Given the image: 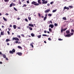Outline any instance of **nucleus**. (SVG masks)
Listing matches in <instances>:
<instances>
[{
	"mask_svg": "<svg viewBox=\"0 0 74 74\" xmlns=\"http://www.w3.org/2000/svg\"><path fill=\"white\" fill-rule=\"evenodd\" d=\"M16 54L17 55V54H18V55H19V56H21V55H22V53H21L18 52L17 53H16Z\"/></svg>",
	"mask_w": 74,
	"mask_h": 74,
	"instance_id": "nucleus-7",
	"label": "nucleus"
},
{
	"mask_svg": "<svg viewBox=\"0 0 74 74\" xmlns=\"http://www.w3.org/2000/svg\"><path fill=\"white\" fill-rule=\"evenodd\" d=\"M47 15H48L47 13L45 14V17H47Z\"/></svg>",
	"mask_w": 74,
	"mask_h": 74,
	"instance_id": "nucleus-37",
	"label": "nucleus"
},
{
	"mask_svg": "<svg viewBox=\"0 0 74 74\" xmlns=\"http://www.w3.org/2000/svg\"><path fill=\"white\" fill-rule=\"evenodd\" d=\"M38 14L39 17H41V15L40 14V13H38Z\"/></svg>",
	"mask_w": 74,
	"mask_h": 74,
	"instance_id": "nucleus-32",
	"label": "nucleus"
},
{
	"mask_svg": "<svg viewBox=\"0 0 74 74\" xmlns=\"http://www.w3.org/2000/svg\"><path fill=\"white\" fill-rule=\"evenodd\" d=\"M25 21L26 22H28V20H27V18H25Z\"/></svg>",
	"mask_w": 74,
	"mask_h": 74,
	"instance_id": "nucleus-36",
	"label": "nucleus"
},
{
	"mask_svg": "<svg viewBox=\"0 0 74 74\" xmlns=\"http://www.w3.org/2000/svg\"><path fill=\"white\" fill-rule=\"evenodd\" d=\"M6 60H8V58H6Z\"/></svg>",
	"mask_w": 74,
	"mask_h": 74,
	"instance_id": "nucleus-59",
	"label": "nucleus"
},
{
	"mask_svg": "<svg viewBox=\"0 0 74 74\" xmlns=\"http://www.w3.org/2000/svg\"><path fill=\"white\" fill-rule=\"evenodd\" d=\"M15 52V50L14 49H13L12 51H9V53H11L12 54H13L14 52Z\"/></svg>",
	"mask_w": 74,
	"mask_h": 74,
	"instance_id": "nucleus-1",
	"label": "nucleus"
},
{
	"mask_svg": "<svg viewBox=\"0 0 74 74\" xmlns=\"http://www.w3.org/2000/svg\"><path fill=\"white\" fill-rule=\"evenodd\" d=\"M47 17H44L43 20L44 21H45L46 20V19H47Z\"/></svg>",
	"mask_w": 74,
	"mask_h": 74,
	"instance_id": "nucleus-30",
	"label": "nucleus"
},
{
	"mask_svg": "<svg viewBox=\"0 0 74 74\" xmlns=\"http://www.w3.org/2000/svg\"><path fill=\"white\" fill-rule=\"evenodd\" d=\"M50 23H51V24H52V21H50Z\"/></svg>",
	"mask_w": 74,
	"mask_h": 74,
	"instance_id": "nucleus-43",
	"label": "nucleus"
},
{
	"mask_svg": "<svg viewBox=\"0 0 74 74\" xmlns=\"http://www.w3.org/2000/svg\"><path fill=\"white\" fill-rule=\"evenodd\" d=\"M15 43H18V41H16L15 42Z\"/></svg>",
	"mask_w": 74,
	"mask_h": 74,
	"instance_id": "nucleus-48",
	"label": "nucleus"
},
{
	"mask_svg": "<svg viewBox=\"0 0 74 74\" xmlns=\"http://www.w3.org/2000/svg\"><path fill=\"white\" fill-rule=\"evenodd\" d=\"M41 17L42 18H44V16H41Z\"/></svg>",
	"mask_w": 74,
	"mask_h": 74,
	"instance_id": "nucleus-61",
	"label": "nucleus"
},
{
	"mask_svg": "<svg viewBox=\"0 0 74 74\" xmlns=\"http://www.w3.org/2000/svg\"><path fill=\"white\" fill-rule=\"evenodd\" d=\"M13 27L14 29H15L16 28V25H13Z\"/></svg>",
	"mask_w": 74,
	"mask_h": 74,
	"instance_id": "nucleus-14",
	"label": "nucleus"
},
{
	"mask_svg": "<svg viewBox=\"0 0 74 74\" xmlns=\"http://www.w3.org/2000/svg\"><path fill=\"white\" fill-rule=\"evenodd\" d=\"M0 55H2V53H1V52L0 51Z\"/></svg>",
	"mask_w": 74,
	"mask_h": 74,
	"instance_id": "nucleus-64",
	"label": "nucleus"
},
{
	"mask_svg": "<svg viewBox=\"0 0 74 74\" xmlns=\"http://www.w3.org/2000/svg\"><path fill=\"white\" fill-rule=\"evenodd\" d=\"M12 4H13V6H15V4H14L13 3H12Z\"/></svg>",
	"mask_w": 74,
	"mask_h": 74,
	"instance_id": "nucleus-42",
	"label": "nucleus"
},
{
	"mask_svg": "<svg viewBox=\"0 0 74 74\" xmlns=\"http://www.w3.org/2000/svg\"><path fill=\"white\" fill-rule=\"evenodd\" d=\"M9 26L10 27H12V25H10Z\"/></svg>",
	"mask_w": 74,
	"mask_h": 74,
	"instance_id": "nucleus-58",
	"label": "nucleus"
},
{
	"mask_svg": "<svg viewBox=\"0 0 74 74\" xmlns=\"http://www.w3.org/2000/svg\"><path fill=\"white\" fill-rule=\"evenodd\" d=\"M41 35H40L37 36V37H38V38H41Z\"/></svg>",
	"mask_w": 74,
	"mask_h": 74,
	"instance_id": "nucleus-17",
	"label": "nucleus"
},
{
	"mask_svg": "<svg viewBox=\"0 0 74 74\" xmlns=\"http://www.w3.org/2000/svg\"><path fill=\"white\" fill-rule=\"evenodd\" d=\"M18 37L19 38H21V36L20 35H18Z\"/></svg>",
	"mask_w": 74,
	"mask_h": 74,
	"instance_id": "nucleus-53",
	"label": "nucleus"
},
{
	"mask_svg": "<svg viewBox=\"0 0 74 74\" xmlns=\"http://www.w3.org/2000/svg\"><path fill=\"white\" fill-rule=\"evenodd\" d=\"M5 2H7V1H8L9 0H4Z\"/></svg>",
	"mask_w": 74,
	"mask_h": 74,
	"instance_id": "nucleus-39",
	"label": "nucleus"
},
{
	"mask_svg": "<svg viewBox=\"0 0 74 74\" xmlns=\"http://www.w3.org/2000/svg\"><path fill=\"white\" fill-rule=\"evenodd\" d=\"M7 45H10V43H7Z\"/></svg>",
	"mask_w": 74,
	"mask_h": 74,
	"instance_id": "nucleus-55",
	"label": "nucleus"
},
{
	"mask_svg": "<svg viewBox=\"0 0 74 74\" xmlns=\"http://www.w3.org/2000/svg\"><path fill=\"white\" fill-rule=\"evenodd\" d=\"M4 32H1V35H4Z\"/></svg>",
	"mask_w": 74,
	"mask_h": 74,
	"instance_id": "nucleus-11",
	"label": "nucleus"
},
{
	"mask_svg": "<svg viewBox=\"0 0 74 74\" xmlns=\"http://www.w3.org/2000/svg\"><path fill=\"white\" fill-rule=\"evenodd\" d=\"M42 4H47L48 3V1H45V0H42Z\"/></svg>",
	"mask_w": 74,
	"mask_h": 74,
	"instance_id": "nucleus-4",
	"label": "nucleus"
},
{
	"mask_svg": "<svg viewBox=\"0 0 74 74\" xmlns=\"http://www.w3.org/2000/svg\"><path fill=\"white\" fill-rule=\"evenodd\" d=\"M65 37H70V36H71V35H70V34H67L66 35H65Z\"/></svg>",
	"mask_w": 74,
	"mask_h": 74,
	"instance_id": "nucleus-10",
	"label": "nucleus"
},
{
	"mask_svg": "<svg viewBox=\"0 0 74 74\" xmlns=\"http://www.w3.org/2000/svg\"><path fill=\"white\" fill-rule=\"evenodd\" d=\"M2 28H3L4 27V26L2 25Z\"/></svg>",
	"mask_w": 74,
	"mask_h": 74,
	"instance_id": "nucleus-60",
	"label": "nucleus"
},
{
	"mask_svg": "<svg viewBox=\"0 0 74 74\" xmlns=\"http://www.w3.org/2000/svg\"><path fill=\"white\" fill-rule=\"evenodd\" d=\"M50 11V10L49 9L45 11V13H47V12H48L49 11Z\"/></svg>",
	"mask_w": 74,
	"mask_h": 74,
	"instance_id": "nucleus-8",
	"label": "nucleus"
},
{
	"mask_svg": "<svg viewBox=\"0 0 74 74\" xmlns=\"http://www.w3.org/2000/svg\"><path fill=\"white\" fill-rule=\"evenodd\" d=\"M69 8H70V9H71V8H73V6H69Z\"/></svg>",
	"mask_w": 74,
	"mask_h": 74,
	"instance_id": "nucleus-29",
	"label": "nucleus"
},
{
	"mask_svg": "<svg viewBox=\"0 0 74 74\" xmlns=\"http://www.w3.org/2000/svg\"><path fill=\"white\" fill-rule=\"evenodd\" d=\"M10 40L8 39H7L6 40V42H8V41H10Z\"/></svg>",
	"mask_w": 74,
	"mask_h": 74,
	"instance_id": "nucleus-23",
	"label": "nucleus"
},
{
	"mask_svg": "<svg viewBox=\"0 0 74 74\" xmlns=\"http://www.w3.org/2000/svg\"><path fill=\"white\" fill-rule=\"evenodd\" d=\"M18 48L19 49H22V48L20 46H18Z\"/></svg>",
	"mask_w": 74,
	"mask_h": 74,
	"instance_id": "nucleus-12",
	"label": "nucleus"
},
{
	"mask_svg": "<svg viewBox=\"0 0 74 74\" xmlns=\"http://www.w3.org/2000/svg\"><path fill=\"white\" fill-rule=\"evenodd\" d=\"M38 2L39 4H41V0H38Z\"/></svg>",
	"mask_w": 74,
	"mask_h": 74,
	"instance_id": "nucleus-15",
	"label": "nucleus"
},
{
	"mask_svg": "<svg viewBox=\"0 0 74 74\" xmlns=\"http://www.w3.org/2000/svg\"><path fill=\"white\" fill-rule=\"evenodd\" d=\"M31 35L32 37H34V35L33 33L31 34Z\"/></svg>",
	"mask_w": 74,
	"mask_h": 74,
	"instance_id": "nucleus-19",
	"label": "nucleus"
},
{
	"mask_svg": "<svg viewBox=\"0 0 74 74\" xmlns=\"http://www.w3.org/2000/svg\"><path fill=\"white\" fill-rule=\"evenodd\" d=\"M17 29H21V27H18Z\"/></svg>",
	"mask_w": 74,
	"mask_h": 74,
	"instance_id": "nucleus-51",
	"label": "nucleus"
},
{
	"mask_svg": "<svg viewBox=\"0 0 74 74\" xmlns=\"http://www.w3.org/2000/svg\"><path fill=\"white\" fill-rule=\"evenodd\" d=\"M71 36H72V35H73V33H71Z\"/></svg>",
	"mask_w": 74,
	"mask_h": 74,
	"instance_id": "nucleus-54",
	"label": "nucleus"
},
{
	"mask_svg": "<svg viewBox=\"0 0 74 74\" xmlns=\"http://www.w3.org/2000/svg\"><path fill=\"white\" fill-rule=\"evenodd\" d=\"M14 8V10H15V11H17V10L16 9V8H15L14 7V8Z\"/></svg>",
	"mask_w": 74,
	"mask_h": 74,
	"instance_id": "nucleus-31",
	"label": "nucleus"
},
{
	"mask_svg": "<svg viewBox=\"0 0 74 74\" xmlns=\"http://www.w3.org/2000/svg\"><path fill=\"white\" fill-rule=\"evenodd\" d=\"M49 30L50 32H52V29H51L50 28L49 29Z\"/></svg>",
	"mask_w": 74,
	"mask_h": 74,
	"instance_id": "nucleus-20",
	"label": "nucleus"
},
{
	"mask_svg": "<svg viewBox=\"0 0 74 74\" xmlns=\"http://www.w3.org/2000/svg\"><path fill=\"white\" fill-rule=\"evenodd\" d=\"M28 26H31V27H34V25H33V24H29L28 25Z\"/></svg>",
	"mask_w": 74,
	"mask_h": 74,
	"instance_id": "nucleus-9",
	"label": "nucleus"
},
{
	"mask_svg": "<svg viewBox=\"0 0 74 74\" xmlns=\"http://www.w3.org/2000/svg\"><path fill=\"white\" fill-rule=\"evenodd\" d=\"M19 4H20V5L21 4V1L19 2Z\"/></svg>",
	"mask_w": 74,
	"mask_h": 74,
	"instance_id": "nucleus-50",
	"label": "nucleus"
},
{
	"mask_svg": "<svg viewBox=\"0 0 74 74\" xmlns=\"http://www.w3.org/2000/svg\"><path fill=\"white\" fill-rule=\"evenodd\" d=\"M5 15H8V13H6L5 14Z\"/></svg>",
	"mask_w": 74,
	"mask_h": 74,
	"instance_id": "nucleus-63",
	"label": "nucleus"
},
{
	"mask_svg": "<svg viewBox=\"0 0 74 74\" xmlns=\"http://www.w3.org/2000/svg\"><path fill=\"white\" fill-rule=\"evenodd\" d=\"M0 64H3V62H0Z\"/></svg>",
	"mask_w": 74,
	"mask_h": 74,
	"instance_id": "nucleus-57",
	"label": "nucleus"
},
{
	"mask_svg": "<svg viewBox=\"0 0 74 74\" xmlns=\"http://www.w3.org/2000/svg\"><path fill=\"white\" fill-rule=\"evenodd\" d=\"M53 3V1L51 2H50L51 4H52Z\"/></svg>",
	"mask_w": 74,
	"mask_h": 74,
	"instance_id": "nucleus-41",
	"label": "nucleus"
},
{
	"mask_svg": "<svg viewBox=\"0 0 74 74\" xmlns=\"http://www.w3.org/2000/svg\"><path fill=\"white\" fill-rule=\"evenodd\" d=\"M47 5L48 6H49V5H50V4H49V3H48V4H47Z\"/></svg>",
	"mask_w": 74,
	"mask_h": 74,
	"instance_id": "nucleus-46",
	"label": "nucleus"
},
{
	"mask_svg": "<svg viewBox=\"0 0 74 74\" xmlns=\"http://www.w3.org/2000/svg\"><path fill=\"white\" fill-rule=\"evenodd\" d=\"M13 40H15V41H19V39L17 38H13Z\"/></svg>",
	"mask_w": 74,
	"mask_h": 74,
	"instance_id": "nucleus-3",
	"label": "nucleus"
},
{
	"mask_svg": "<svg viewBox=\"0 0 74 74\" xmlns=\"http://www.w3.org/2000/svg\"><path fill=\"white\" fill-rule=\"evenodd\" d=\"M48 16H52V14H48Z\"/></svg>",
	"mask_w": 74,
	"mask_h": 74,
	"instance_id": "nucleus-22",
	"label": "nucleus"
},
{
	"mask_svg": "<svg viewBox=\"0 0 74 74\" xmlns=\"http://www.w3.org/2000/svg\"><path fill=\"white\" fill-rule=\"evenodd\" d=\"M58 40L59 41H62V40H63V39H62L60 38H59V39H58Z\"/></svg>",
	"mask_w": 74,
	"mask_h": 74,
	"instance_id": "nucleus-38",
	"label": "nucleus"
},
{
	"mask_svg": "<svg viewBox=\"0 0 74 74\" xmlns=\"http://www.w3.org/2000/svg\"><path fill=\"white\" fill-rule=\"evenodd\" d=\"M64 10H65L66 9L69 10V8L68 7H66V6H65L64 8Z\"/></svg>",
	"mask_w": 74,
	"mask_h": 74,
	"instance_id": "nucleus-5",
	"label": "nucleus"
},
{
	"mask_svg": "<svg viewBox=\"0 0 74 74\" xmlns=\"http://www.w3.org/2000/svg\"><path fill=\"white\" fill-rule=\"evenodd\" d=\"M44 42L45 43V44H46V43H47V42H46V41H44Z\"/></svg>",
	"mask_w": 74,
	"mask_h": 74,
	"instance_id": "nucleus-62",
	"label": "nucleus"
},
{
	"mask_svg": "<svg viewBox=\"0 0 74 74\" xmlns=\"http://www.w3.org/2000/svg\"><path fill=\"white\" fill-rule=\"evenodd\" d=\"M21 36H23V37H24V35L22 34L21 35Z\"/></svg>",
	"mask_w": 74,
	"mask_h": 74,
	"instance_id": "nucleus-49",
	"label": "nucleus"
},
{
	"mask_svg": "<svg viewBox=\"0 0 74 74\" xmlns=\"http://www.w3.org/2000/svg\"><path fill=\"white\" fill-rule=\"evenodd\" d=\"M67 28H65V29H63L62 30H63V31H65V30H67Z\"/></svg>",
	"mask_w": 74,
	"mask_h": 74,
	"instance_id": "nucleus-35",
	"label": "nucleus"
},
{
	"mask_svg": "<svg viewBox=\"0 0 74 74\" xmlns=\"http://www.w3.org/2000/svg\"><path fill=\"white\" fill-rule=\"evenodd\" d=\"M66 33L67 34H69V33H70V31H66Z\"/></svg>",
	"mask_w": 74,
	"mask_h": 74,
	"instance_id": "nucleus-18",
	"label": "nucleus"
},
{
	"mask_svg": "<svg viewBox=\"0 0 74 74\" xmlns=\"http://www.w3.org/2000/svg\"><path fill=\"white\" fill-rule=\"evenodd\" d=\"M29 29L30 30H33V28L31 27H29Z\"/></svg>",
	"mask_w": 74,
	"mask_h": 74,
	"instance_id": "nucleus-24",
	"label": "nucleus"
},
{
	"mask_svg": "<svg viewBox=\"0 0 74 74\" xmlns=\"http://www.w3.org/2000/svg\"><path fill=\"white\" fill-rule=\"evenodd\" d=\"M3 19L5 21H7V19H6L5 18V17H3Z\"/></svg>",
	"mask_w": 74,
	"mask_h": 74,
	"instance_id": "nucleus-16",
	"label": "nucleus"
},
{
	"mask_svg": "<svg viewBox=\"0 0 74 74\" xmlns=\"http://www.w3.org/2000/svg\"><path fill=\"white\" fill-rule=\"evenodd\" d=\"M62 19H63L64 20H66V18L65 17H63L62 18Z\"/></svg>",
	"mask_w": 74,
	"mask_h": 74,
	"instance_id": "nucleus-25",
	"label": "nucleus"
},
{
	"mask_svg": "<svg viewBox=\"0 0 74 74\" xmlns=\"http://www.w3.org/2000/svg\"><path fill=\"white\" fill-rule=\"evenodd\" d=\"M56 10H53L52 11L53 12H56Z\"/></svg>",
	"mask_w": 74,
	"mask_h": 74,
	"instance_id": "nucleus-34",
	"label": "nucleus"
},
{
	"mask_svg": "<svg viewBox=\"0 0 74 74\" xmlns=\"http://www.w3.org/2000/svg\"><path fill=\"white\" fill-rule=\"evenodd\" d=\"M27 6V5L26 4H24L23 5V6H22V7L23 8V7H26Z\"/></svg>",
	"mask_w": 74,
	"mask_h": 74,
	"instance_id": "nucleus-27",
	"label": "nucleus"
},
{
	"mask_svg": "<svg viewBox=\"0 0 74 74\" xmlns=\"http://www.w3.org/2000/svg\"><path fill=\"white\" fill-rule=\"evenodd\" d=\"M27 3H29V1H27Z\"/></svg>",
	"mask_w": 74,
	"mask_h": 74,
	"instance_id": "nucleus-56",
	"label": "nucleus"
},
{
	"mask_svg": "<svg viewBox=\"0 0 74 74\" xmlns=\"http://www.w3.org/2000/svg\"><path fill=\"white\" fill-rule=\"evenodd\" d=\"M2 55L4 58H6V56L4 54H3Z\"/></svg>",
	"mask_w": 74,
	"mask_h": 74,
	"instance_id": "nucleus-13",
	"label": "nucleus"
},
{
	"mask_svg": "<svg viewBox=\"0 0 74 74\" xmlns=\"http://www.w3.org/2000/svg\"><path fill=\"white\" fill-rule=\"evenodd\" d=\"M42 36H44V37H47V35L46 34H42Z\"/></svg>",
	"mask_w": 74,
	"mask_h": 74,
	"instance_id": "nucleus-28",
	"label": "nucleus"
},
{
	"mask_svg": "<svg viewBox=\"0 0 74 74\" xmlns=\"http://www.w3.org/2000/svg\"><path fill=\"white\" fill-rule=\"evenodd\" d=\"M48 39L49 41H51V38H49Z\"/></svg>",
	"mask_w": 74,
	"mask_h": 74,
	"instance_id": "nucleus-40",
	"label": "nucleus"
},
{
	"mask_svg": "<svg viewBox=\"0 0 74 74\" xmlns=\"http://www.w3.org/2000/svg\"><path fill=\"white\" fill-rule=\"evenodd\" d=\"M63 29H61V33H62L63 32Z\"/></svg>",
	"mask_w": 74,
	"mask_h": 74,
	"instance_id": "nucleus-45",
	"label": "nucleus"
},
{
	"mask_svg": "<svg viewBox=\"0 0 74 74\" xmlns=\"http://www.w3.org/2000/svg\"><path fill=\"white\" fill-rule=\"evenodd\" d=\"M12 3H11L10 4V7H12Z\"/></svg>",
	"mask_w": 74,
	"mask_h": 74,
	"instance_id": "nucleus-33",
	"label": "nucleus"
},
{
	"mask_svg": "<svg viewBox=\"0 0 74 74\" xmlns=\"http://www.w3.org/2000/svg\"><path fill=\"white\" fill-rule=\"evenodd\" d=\"M71 32H74V30H73V29H71Z\"/></svg>",
	"mask_w": 74,
	"mask_h": 74,
	"instance_id": "nucleus-44",
	"label": "nucleus"
},
{
	"mask_svg": "<svg viewBox=\"0 0 74 74\" xmlns=\"http://www.w3.org/2000/svg\"><path fill=\"white\" fill-rule=\"evenodd\" d=\"M28 19H29V21H30V20H31V17H30L28 16Z\"/></svg>",
	"mask_w": 74,
	"mask_h": 74,
	"instance_id": "nucleus-26",
	"label": "nucleus"
},
{
	"mask_svg": "<svg viewBox=\"0 0 74 74\" xmlns=\"http://www.w3.org/2000/svg\"><path fill=\"white\" fill-rule=\"evenodd\" d=\"M32 4H34V5H39V4L38 3H36V2L33 1L32 2Z\"/></svg>",
	"mask_w": 74,
	"mask_h": 74,
	"instance_id": "nucleus-2",
	"label": "nucleus"
},
{
	"mask_svg": "<svg viewBox=\"0 0 74 74\" xmlns=\"http://www.w3.org/2000/svg\"><path fill=\"white\" fill-rule=\"evenodd\" d=\"M7 33H8V34H9V35L10 34V32H9V31H8L7 32Z\"/></svg>",
	"mask_w": 74,
	"mask_h": 74,
	"instance_id": "nucleus-47",
	"label": "nucleus"
},
{
	"mask_svg": "<svg viewBox=\"0 0 74 74\" xmlns=\"http://www.w3.org/2000/svg\"><path fill=\"white\" fill-rule=\"evenodd\" d=\"M51 27V29H52L54 27V25L53 24H50L49 25V27Z\"/></svg>",
	"mask_w": 74,
	"mask_h": 74,
	"instance_id": "nucleus-6",
	"label": "nucleus"
},
{
	"mask_svg": "<svg viewBox=\"0 0 74 74\" xmlns=\"http://www.w3.org/2000/svg\"><path fill=\"white\" fill-rule=\"evenodd\" d=\"M44 33H47V31L45 30L44 31Z\"/></svg>",
	"mask_w": 74,
	"mask_h": 74,
	"instance_id": "nucleus-52",
	"label": "nucleus"
},
{
	"mask_svg": "<svg viewBox=\"0 0 74 74\" xmlns=\"http://www.w3.org/2000/svg\"><path fill=\"white\" fill-rule=\"evenodd\" d=\"M58 24H57V23H54V26H58Z\"/></svg>",
	"mask_w": 74,
	"mask_h": 74,
	"instance_id": "nucleus-21",
	"label": "nucleus"
}]
</instances>
